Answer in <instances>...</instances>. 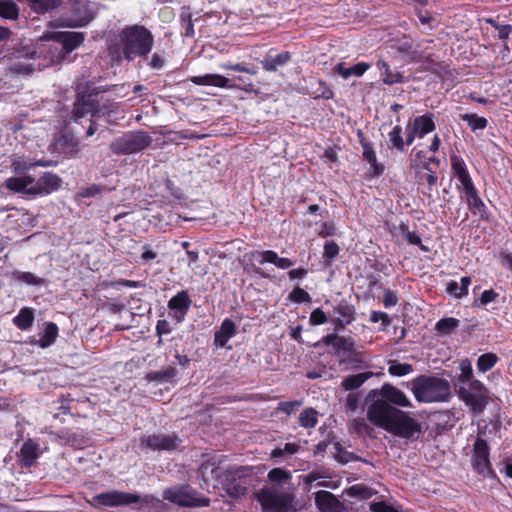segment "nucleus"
Wrapping results in <instances>:
<instances>
[{"label":"nucleus","instance_id":"nucleus-1","mask_svg":"<svg viewBox=\"0 0 512 512\" xmlns=\"http://www.w3.org/2000/svg\"><path fill=\"white\" fill-rule=\"evenodd\" d=\"M367 419L375 426L404 439H415L422 431L421 424L398 407L412 408L409 397L396 386L385 383L368 395Z\"/></svg>","mask_w":512,"mask_h":512},{"label":"nucleus","instance_id":"nucleus-2","mask_svg":"<svg viewBox=\"0 0 512 512\" xmlns=\"http://www.w3.org/2000/svg\"><path fill=\"white\" fill-rule=\"evenodd\" d=\"M62 184L61 178L51 172H45L38 179L29 174L16 175L5 180L4 186L18 194L37 197L57 191Z\"/></svg>","mask_w":512,"mask_h":512},{"label":"nucleus","instance_id":"nucleus-3","mask_svg":"<svg viewBox=\"0 0 512 512\" xmlns=\"http://www.w3.org/2000/svg\"><path fill=\"white\" fill-rule=\"evenodd\" d=\"M410 390L420 403L445 402L451 396L449 381L438 376L419 375L410 382Z\"/></svg>","mask_w":512,"mask_h":512},{"label":"nucleus","instance_id":"nucleus-4","mask_svg":"<svg viewBox=\"0 0 512 512\" xmlns=\"http://www.w3.org/2000/svg\"><path fill=\"white\" fill-rule=\"evenodd\" d=\"M120 44L125 59L131 61L136 57L147 55L154 43L153 35L144 26L133 25L124 28L120 34Z\"/></svg>","mask_w":512,"mask_h":512},{"label":"nucleus","instance_id":"nucleus-5","mask_svg":"<svg viewBox=\"0 0 512 512\" xmlns=\"http://www.w3.org/2000/svg\"><path fill=\"white\" fill-rule=\"evenodd\" d=\"M451 167L454 176L459 182L457 188L459 191L464 193L467 205L470 209L479 211L480 208L484 206V204L478 196V192L472 182L464 160L456 155H452Z\"/></svg>","mask_w":512,"mask_h":512},{"label":"nucleus","instance_id":"nucleus-6","mask_svg":"<svg viewBox=\"0 0 512 512\" xmlns=\"http://www.w3.org/2000/svg\"><path fill=\"white\" fill-rule=\"evenodd\" d=\"M113 110L108 106H98L96 101L89 95L87 97L82 96L77 99L73 109V119L78 121L81 118L90 115L91 124L87 129L86 135L88 137L95 134L97 127L95 125L96 119L105 118L108 123H111V113Z\"/></svg>","mask_w":512,"mask_h":512},{"label":"nucleus","instance_id":"nucleus-7","mask_svg":"<svg viewBox=\"0 0 512 512\" xmlns=\"http://www.w3.org/2000/svg\"><path fill=\"white\" fill-rule=\"evenodd\" d=\"M263 512H292L294 511V496L275 487H264L256 494Z\"/></svg>","mask_w":512,"mask_h":512},{"label":"nucleus","instance_id":"nucleus-8","mask_svg":"<svg viewBox=\"0 0 512 512\" xmlns=\"http://www.w3.org/2000/svg\"><path fill=\"white\" fill-rule=\"evenodd\" d=\"M71 9L57 19V27L77 28L89 24L95 17L93 5L85 0H69Z\"/></svg>","mask_w":512,"mask_h":512},{"label":"nucleus","instance_id":"nucleus-9","mask_svg":"<svg viewBox=\"0 0 512 512\" xmlns=\"http://www.w3.org/2000/svg\"><path fill=\"white\" fill-rule=\"evenodd\" d=\"M152 143V137L145 131H134L116 138L110 149L117 155H129L143 151Z\"/></svg>","mask_w":512,"mask_h":512},{"label":"nucleus","instance_id":"nucleus-10","mask_svg":"<svg viewBox=\"0 0 512 512\" xmlns=\"http://www.w3.org/2000/svg\"><path fill=\"white\" fill-rule=\"evenodd\" d=\"M163 498L182 507H206L210 500L199 495L189 486H174L163 491Z\"/></svg>","mask_w":512,"mask_h":512},{"label":"nucleus","instance_id":"nucleus-11","mask_svg":"<svg viewBox=\"0 0 512 512\" xmlns=\"http://www.w3.org/2000/svg\"><path fill=\"white\" fill-rule=\"evenodd\" d=\"M230 467H224L221 465V461L213 456L205 460L200 468L199 474L204 483L205 488H220L221 482L225 476V470H229Z\"/></svg>","mask_w":512,"mask_h":512},{"label":"nucleus","instance_id":"nucleus-12","mask_svg":"<svg viewBox=\"0 0 512 512\" xmlns=\"http://www.w3.org/2000/svg\"><path fill=\"white\" fill-rule=\"evenodd\" d=\"M490 449L486 440L478 436L473 444L471 464L473 469L484 477L492 476L493 470L490 463Z\"/></svg>","mask_w":512,"mask_h":512},{"label":"nucleus","instance_id":"nucleus-13","mask_svg":"<svg viewBox=\"0 0 512 512\" xmlns=\"http://www.w3.org/2000/svg\"><path fill=\"white\" fill-rule=\"evenodd\" d=\"M244 471V467H230L229 470H225V476L221 482L220 488L224 489L226 493L233 498L244 496L247 492V485L245 481L242 480Z\"/></svg>","mask_w":512,"mask_h":512},{"label":"nucleus","instance_id":"nucleus-14","mask_svg":"<svg viewBox=\"0 0 512 512\" xmlns=\"http://www.w3.org/2000/svg\"><path fill=\"white\" fill-rule=\"evenodd\" d=\"M138 501L139 496L136 494L120 491H109L94 496L92 503L95 506L118 507L136 503Z\"/></svg>","mask_w":512,"mask_h":512},{"label":"nucleus","instance_id":"nucleus-15","mask_svg":"<svg viewBox=\"0 0 512 512\" xmlns=\"http://www.w3.org/2000/svg\"><path fill=\"white\" fill-rule=\"evenodd\" d=\"M406 144L411 145L416 138H423L435 129V123L432 114H425L415 117L412 122L408 123Z\"/></svg>","mask_w":512,"mask_h":512},{"label":"nucleus","instance_id":"nucleus-16","mask_svg":"<svg viewBox=\"0 0 512 512\" xmlns=\"http://www.w3.org/2000/svg\"><path fill=\"white\" fill-rule=\"evenodd\" d=\"M180 439L175 435L153 434L142 438L141 446L155 450L171 451L180 444Z\"/></svg>","mask_w":512,"mask_h":512},{"label":"nucleus","instance_id":"nucleus-17","mask_svg":"<svg viewBox=\"0 0 512 512\" xmlns=\"http://www.w3.org/2000/svg\"><path fill=\"white\" fill-rule=\"evenodd\" d=\"M43 39L46 40H54L62 44L63 49L66 53H70L73 50L77 49L85 39V34L83 32H51L47 33L43 36Z\"/></svg>","mask_w":512,"mask_h":512},{"label":"nucleus","instance_id":"nucleus-18","mask_svg":"<svg viewBox=\"0 0 512 512\" xmlns=\"http://www.w3.org/2000/svg\"><path fill=\"white\" fill-rule=\"evenodd\" d=\"M190 303L191 301L186 291L178 292L168 303L171 317L177 322H181L185 318Z\"/></svg>","mask_w":512,"mask_h":512},{"label":"nucleus","instance_id":"nucleus-19","mask_svg":"<svg viewBox=\"0 0 512 512\" xmlns=\"http://www.w3.org/2000/svg\"><path fill=\"white\" fill-rule=\"evenodd\" d=\"M329 318L337 330L343 329L354 320V309L349 304L341 302L329 312Z\"/></svg>","mask_w":512,"mask_h":512},{"label":"nucleus","instance_id":"nucleus-20","mask_svg":"<svg viewBox=\"0 0 512 512\" xmlns=\"http://www.w3.org/2000/svg\"><path fill=\"white\" fill-rule=\"evenodd\" d=\"M191 82L197 85L213 86L217 88L233 89L238 87L237 84L232 83L229 78H226L220 74H205L201 76H194L191 78Z\"/></svg>","mask_w":512,"mask_h":512},{"label":"nucleus","instance_id":"nucleus-21","mask_svg":"<svg viewBox=\"0 0 512 512\" xmlns=\"http://www.w3.org/2000/svg\"><path fill=\"white\" fill-rule=\"evenodd\" d=\"M252 257L261 264L272 263L280 269H288L293 266V262L290 259L279 257L278 254L272 250L254 252Z\"/></svg>","mask_w":512,"mask_h":512},{"label":"nucleus","instance_id":"nucleus-22","mask_svg":"<svg viewBox=\"0 0 512 512\" xmlns=\"http://www.w3.org/2000/svg\"><path fill=\"white\" fill-rule=\"evenodd\" d=\"M315 502L321 512H343L342 504L328 491H318Z\"/></svg>","mask_w":512,"mask_h":512},{"label":"nucleus","instance_id":"nucleus-23","mask_svg":"<svg viewBox=\"0 0 512 512\" xmlns=\"http://www.w3.org/2000/svg\"><path fill=\"white\" fill-rule=\"evenodd\" d=\"M50 163L48 161H36L25 156L16 155L11 160V168L16 175L27 174L29 170L35 167H47Z\"/></svg>","mask_w":512,"mask_h":512},{"label":"nucleus","instance_id":"nucleus-24","mask_svg":"<svg viewBox=\"0 0 512 512\" xmlns=\"http://www.w3.org/2000/svg\"><path fill=\"white\" fill-rule=\"evenodd\" d=\"M322 342L325 345H332L336 352L356 354L355 342L352 338L340 337L334 334L326 335Z\"/></svg>","mask_w":512,"mask_h":512},{"label":"nucleus","instance_id":"nucleus-25","mask_svg":"<svg viewBox=\"0 0 512 512\" xmlns=\"http://www.w3.org/2000/svg\"><path fill=\"white\" fill-rule=\"evenodd\" d=\"M40 455L39 444L32 439L26 440L20 449V462L24 467L32 466Z\"/></svg>","mask_w":512,"mask_h":512},{"label":"nucleus","instance_id":"nucleus-26","mask_svg":"<svg viewBox=\"0 0 512 512\" xmlns=\"http://www.w3.org/2000/svg\"><path fill=\"white\" fill-rule=\"evenodd\" d=\"M236 334V325L235 323L226 318L218 331L215 333L214 343L218 347H224L227 342Z\"/></svg>","mask_w":512,"mask_h":512},{"label":"nucleus","instance_id":"nucleus-27","mask_svg":"<svg viewBox=\"0 0 512 512\" xmlns=\"http://www.w3.org/2000/svg\"><path fill=\"white\" fill-rule=\"evenodd\" d=\"M462 400L471 407L474 412H481L487 404V397L483 393H474L467 390L460 391Z\"/></svg>","mask_w":512,"mask_h":512},{"label":"nucleus","instance_id":"nucleus-28","mask_svg":"<svg viewBox=\"0 0 512 512\" xmlns=\"http://www.w3.org/2000/svg\"><path fill=\"white\" fill-rule=\"evenodd\" d=\"M369 68L370 65L365 62H359L352 67H345L343 63H338L335 66L334 71L342 78L348 79L351 76H362Z\"/></svg>","mask_w":512,"mask_h":512},{"label":"nucleus","instance_id":"nucleus-29","mask_svg":"<svg viewBox=\"0 0 512 512\" xmlns=\"http://www.w3.org/2000/svg\"><path fill=\"white\" fill-rule=\"evenodd\" d=\"M377 67L380 70V75L385 84L392 85L404 82L403 75L399 72L392 71L387 62L379 60L377 62Z\"/></svg>","mask_w":512,"mask_h":512},{"label":"nucleus","instance_id":"nucleus-30","mask_svg":"<svg viewBox=\"0 0 512 512\" xmlns=\"http://www.w3.org/2000/svg\"><path fill=\"white\" fill-rule=\"evenodd\" d=\"M290 60L288 52H281L277 55H268L262 61V66L267 71H276L278 67L285 65Z\"/></svg>","mask_w":512,"mask_h":512},{"label":"nucleus","instance_id":"nucleus-31","mask_svg":"<svg viewBox=\"0 0 512 512\" xmlns=\"http://www.w3.org/2000/svg\"><path fill=\"white\" fill-rule=\"evenodd\" d=\"M471 284V278L468 276L462 277L460 284L456 281H450L447 284L446 292L455 298H462L468 294V287Z\"/></svg>","mask_w":512,"mask_h":512},{"label":"nucleus","instance_id":"nucleus-32","mask_svg":"<svg viewBox=\"0 0 512 512\" xmlns=\"http://www.w3.org/2000/svg\"><path fill=\"white\" fill-rule=\"evenodd\" d=\"M374 375L373 372H363L345 377L342 386L345 390H354L362 386L368 379Z\"/></svg>","mask_w":512,"mask_h":512},{"label":"nucleus","instance_id":"nucleus-33","mask_svg":"<svg viewBox=\"0 0 512 512\" xmlns=\"http://www.w3.org/2000/svg\"><path fill=\"white\" fill-rule=\"evenodd\" d=\"M34 321V313L30 308H22L18 315L13 319L14 324L20 330L29 329Z\"/></svg>","mask_w":512,"mask_h":512},{"label":"nucleus","instance_id":"nucleus-34","mask_svg":"<svg viewBox=\"0 0 512 512\" xmlns=\"http://www.w3.org/2000/svg\"><path fill=\"white\" fill-rule=\"evenodd\" d=\"M58 336V327L56 324L49 322L45 325L43 335L39 339V346L47 348L52 345Z\"/></svg>","mask_w":512,"mask_h":512},{"label":"nucleus","instance_id":"nucleus-35","mask_svg":"<svg viewBox=\"0 0 512 512\" xmlns=\"http://www.w3.org/2000/svg\"><path fill=\"white\" fill-rule=\"evenodd\" d=\"M414 371L413 366L409 363H401L397 360L388 362V373L394 377L406 376Z\"/></svg>","mask_w":512,"mask_h":512},{"label":"nucleus","instance_id":"nucleus-36","mask_svg":"<svg viewBox=\"0 0 512 512\" xmlns=\"http://www.w3.org/2000/svg\"><path fill=\"white\" fill-rule=\"evenodd\" d=\"M459 326V320L453 317H447L440 319L436 325L435 329L437 333L441 336L451 334L457 327Z\"/></svg>","mask_w":512,"mask_h":512},{"label":"nucleus","instance_id":"nucleus-37","mask_svg":"<svg viewBox=\"0 0 512 512\" xmlns=\"http://www.w3.org/2000/svg\"><path fill=\"white\" fill-rule=\"evenodd\" d=\"M389 143L395 149L400 152L405 150L406 140L402 137V127L396 125L392 128V130L388 133Z\"/></svg>","mask_w":512,"mask_h":512},{"label":"nucleus","instance_id":"nucleus-38","mask_svg":"<svg viewBox=\"0 0 512 512\" xmlns=\"http://www.w3.org/2000/svg\"><path fill=\"white\" fill-rule=\"evenodd\" d=\"M19 9L12 0H0V16L6 19H17Z\"/></svg>","mask_w":512,"mask_h":512},{"label":"nucleus","instance_id":"nucleus-39","mask_svg":"<svg viewBox=\"0 0 512 512\" xmlns=\"http://www.w3.org/2000/svg\"><path fill=\"white\" fill-rule=\"evenodd\" d=\"M339 246L334 241H327L324 244V251H323V263L325 266H330L332 262L335 260V258L339 254Z\"/></svg>","mask_w":512,"mask_h":512},{"label":"nucleus","instance_id":"nucleus-40","mask_svg":"<svg viewBox=\"0 0 512 512\" xmlns=\"http://www.w3.org/2000/svg\"><path fill=\"white\" fill-rule=\"evenodd\" d=\"M363 157L371 165L373 173L380 175L383 172V167L377 163V156L375 151L369 145L363 147Z\"/></svg>","mask_w":512,"mask_h":512},{"label":"nucleus","instance_id":"nucleus-41","mask_svg":"<svg viewBox=\"0 0 512 512\" xmlns=\"http://www.w3.org/2000/svg\"><path fill=\"white\" fill-rule=\"evenodd\" d=\"M220 68L225 71L243 72L249 75H256L258 73V68L256 66H249L246 63H223L220 65Z\"/></svg>","mask_w":512,"mask_h":512},{"label":"nucleus","instance_id":"nucleus-42","mask_svg":"<svg viewBox=\"0 0 512 512\" xmlns=\"http://www.w3.org/2000/svg\"><path fill=\"white\" fill-rule=\"evenodd\" d=\"M497 362V356L493 353H486L481 355L477 361V368L480 372L490 370Z\"/></svg>","mask_w":512,"mask_h":512},{"label":"nucleus","instance_id":"nucleus-43","mask_svg":"<svg viewBox=\"0 0 512 512\" xmlns=\"http://www.w3.org/2000/svg\"><path fill=\"white\" fill-rule=\"evenodd\" d=\"M291 478H292L291 473L289 471L283 470L281 468H274V469L270 470L268 473V479L271 482L278 483V484L289 481V480H291Z\"/></svg>","mask_w":512,"mask_h":512},{"label":"nucleus","instance_id":"nucleus-44","mask_svg":"<svg viewBox=\"0 0 512 512\" xmlns=\"http://www.w3.org/2000/svg\"><path fill=\"white\" fill-rule=\"evenodd\" d=\"M13 276L15 280L26 283L28 285H40L43 282L41 278L35 276L31 272L15 271Z\"/></svg>","mask_w":512,"mask_h":512},{"label":"nucleus","instance_id":"nucleus-45","mask_svg":"<svg viewBox=\"0 0 512 512\" xmlns=\"http://www.w3.org/2000/svg\"><path fill=\"white\" fill-rule=\"evenodd\" d=\"M462 119L468 123L472 130L484 129L487 126V120L476 114H465Z\"/></svg>","mask_w":512,"mask_h":512},{"label":"nucleus","instance_id":"nucleus-46","mask_svg":"<svg viewBox=\"0 0 512 512\" xmlns=\"http://www.w3.org/2000/svg\"><path fill=\"white\" fill-rule=\"evenodd\" d=\"M299 421L301 426L305 428H313L317 423L316 411L313 409L304 410L299 416Z\"/></svg>","mask_w":512,"mask_h":512},{"label":"nucleus","instance_id":"nucleus-47","mask_svg":"<svg viewBox=\"0 0 512 512\" xmlns=\"http://www.w3.org/2000/svg\"><path fill=\"white\" fill-rule=\"evenodd\" d=\"M460 376L459 379L462 382L470 381L473 378L472 364L469 359H463L460 362Z\"/></svg>","mask_w":512,"mask_h":512},{"label":"nucleus","instance_id":"nucleus-48","mask_svg":"<svg viewBox=\"0 0 512 512\" xmlns=\"http://www.w3.org/2000/svg\"><path fill=\"white\" fill-rule=\"evenodd\" d=\"M330 320L329 314L327 315L323 310L320 308L314 309L309 318V322L311 325H322Z\"/></svg>","mask_w":512,"mask_h":512},{"label":"nucleus","instance_id":"nucleus-49","mask_svg":"<svg viewBox=\"0 0 512 512\" xmlns=\"http://www.w3.org/2000/svg\"><path fill=\"white\" fill-rule=\"evenodd\" d=\"M401 229L404 231V237L405 239L413 245H419L421 250L428 252V247L421 244V238L416 232H411L405 228L404 225L401 226Z\"/></svg>","mask_w":512,"mask_h":512},{"label":"nucleus","instance_id":"nucleus-50","mask_svg":"<svg viewBox=\"0 0 512 512\" xmlns=\"http://www.w3.org/2000/svg\"><path fill=\"white\" fill-rule=\"evenodd\" d=\"M360 397L356 393H350L345 401V408L347 412L355 413L359 409Z\"/></svg>","mask_w":512,"mask_h":512},{"label":"nucleus","instance_id":"nucleus-51","mask_svg":"<svg viewBox=\"0 0 512 512\" xmlns=\"http://www.w3.org/2000/svg\"><path fill=\"white\" fill-rule=\"evenodd\" d=\"M353 428L359 435H370L372 429L366 423L365 419L357 418L353 420Z\"/></svg>","mask_w":512,"mask_h":512},{"label":"nucleus","instance_id":"nucleus-52","mask_svg":"<svg viewBox=\"0 0 512 512\" xmlns=\"http://www.w3.org/2000/svg\"><path fill=\"white\" fill-rule=\"evenodd\" d=\"M290 299L297 303L310 301V295L302 288L297 287L290 293Z\"/></svg>","mask_w":512,"mask_h":512},{"label":"nucleus","instance_id":"nucleus-53","mask_svg":"<svg viewBox=\"0 0 512 512\" xmlns=\"http://www.w3.org/2000/svg\"><path fill=\"white\" fill-rule=\"evenodd\" d=\"M398 297L392 290H386L383 296V304L386 308L393 307L397 304Z\"/></svg>","mask_w":512,"mask_h":512},{"label":"nucleus","instance_id":"nucleus-54","mask_svg":"<svg viewBox=\"0 0 512 512\" xmlns=\"http://www.w3.org/2000/svg\"><path fill=\"white\" fill-rule=\"evenodd\" d=\"M370 510L372 512H397L392 506L386 504L385 502H372L370 504Z\"/></svg>","mask_w":512,"mask_h":512},{"label":"nucleus","instance_id":"nucleus-55","mask_svg":"<svg viewBox=\"0 0 512 512\" xmlns=\"http://www.w3.org/2000/svg\"><path fill=\"white\" fill-rule=\"evenodd\" d=\"M318 234L322 237L332 236L336 234V227L333 223L324 222L321 224Z\"/></svg>","mask_w":512,"mask_h":512},{"label":"nucleus","instance_id":"nucleus-56","mask_svg":"<svg viewBox=\"0 0 512 512\" xmlns=\"http://www.w3.org/2000/svg\"><path fill=\"white\" fill-rule=\"evenodd\" d=\"M324 478H325V476L322 473H320L318 471H312L309 474L303 476L302 480H303V483L311 486L314 482L319 481ZM310 488L311 487H309L308 489H310Z\"/></svg>","mask_w":512,"mask_h":512},{"label":"nucleus","instance_id":"nucleus-57","mask_svg":"<svg viewBox=\"0 0 512 512\" xmlns=\"http://www.w3.org/2000/svg\"><path fill=\"white\" fill-rule=\"evenodd\" d=\"M370 321L373 323L381 321L384 325H388L390 322L389 316L381 311H372L370 314Z\"/></svg>","mask_w":512,"mask_h":512},{"label":"nucleus","instance_id":"nucleus-58","mask_svg":"<svg viewBox=\"0 0 512 512\" xmlns=\"http://www.w3.org/2000/svg\"><path fill=\"white\" fill-rule=\"evenodd\" d=\"M187 265L191 270L195 269V264L199 259V253L198 251L194 250H187Z\"/></svg>","mask_w":512,"mask_h":512},{"label":"nucleus","instance_id":"nucleus-59","mask_svg":"<svg viewBox=\"0 0 512 512\" xmlns=\"http://www.w3.org/2000/svg\"><path fill=\"white\" fill-rule=\"evenodd\" d=\"M496 296H497V294L492 289L485 290L481 294V298H480L481 304L486 305V304L494 301Z\"/></svg>","mask_w":512,"mask_h":512},{"label":"nucleus","instance_id":"nucleus-60","mask_svg":"<svg viewBox=\"0 0 512 512\" xmlns=\"http://www.w3.org/2000/svg\"><path fill=\"white\" fill-rule=\"evenodd\" d=\"M150 66L154 69H161L164 65V58L160 54H153L150 60Z\"/></svg>","mask_w":512,"mask_h":512},{"label":"nucleus","instance_id":"nucleus-61","mask_svg":"<svg viewBox=\"0 0 512 512\" xmlns=\"http://www.w3.org/2000/svg\"><path fill=\"white\" fill-rule=\"evenodd\" d=\"M467 383H469L470 388L475 391L474 393H482L485 390L484 384L474 378H472L470 381H467Z\"/></svg>","mask_w":512,"mask_h":512},{"label":"nucleus","instance_id":"nucleus-62","mask_svg":"<svg viewBox=\"0 0 512 512\" xmlns=\"http://www.w3.org/2000/svg\"><path fill=\"white\" fill-rule=\"evenodd\" d=\"M348 494L352 496H363L366 497V489L360 485H354L349 488Z\"/></svg>","mask_w":512,"mask_h":512},{"label":"nucleus","instance_id":"nucleus-63","mask_svg":"<svg viewBox=\"0 0 512 512\" xmlns=\"http://www.w3.org/2000/svg\"><path fill=\"white\" fill-rule=\"evenodd\" d=\"M177 374V370L174 367H168L167 369L161 371L162 380L169 381L174 378Z\"/></svg>","mask_w":512,"mask_h":512},{"label":"nucleus","instance_id":"nucleus-64","mask_svg":"<svg viewBox=\"0 0 512 512\" xmlns=\"http://www.w3.org/2000/svg\"><path fill=\"white\" fill-rule=\"evenodd\" d=\"M157 257V254L149 248V246H144V252L141 255L142 260L150 261L154 260Z\"/></svg>","mask_w":512,"mask_h":512}]
</instances>
